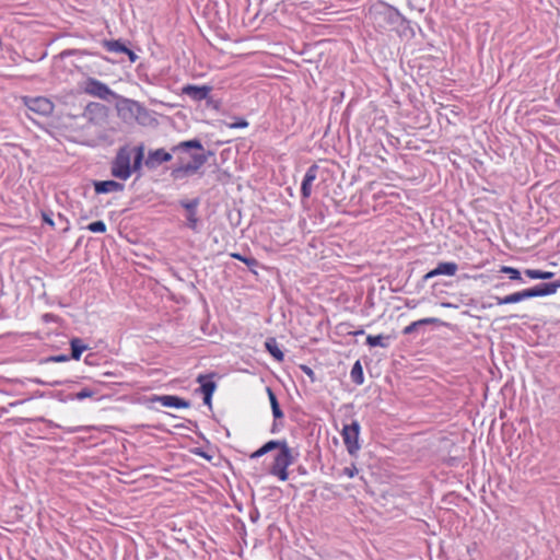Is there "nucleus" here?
I'll return each instance as SVG.
<instances>
[{"mask_svg": "<svg viewBox=\"0 0 560 560\" xmlns=\"http://www.w3.org/2000/svg\"><path fill=\"white\" fill-rule=\"evenodd\" d=\"M132 152L128 147L118 150L114 161L112 162V175L118 179L127 180L133 171H139L142 166L144 158V145L140 144L135 148L133 163L131 164Z\"/></svg>", "mask_w": 560, "mask_h": 560, "instance_id": "obj_1", "label": "nucleus"}, {"mask_svg": "<svg viewBox=\"0 0 560 560\" xmlns=\"http://www.w3.org/2000/svg\"><path fill=\"white\" fill-rule=\"evenodd\" d=\"M294 460L295 457L289 445H283L282 450L276 454L269 472L278 477L279 480L287 481L289 479L288 468L294 463Z\"/></svg>", "mask_w": 560, "mask_h": 560, "instance_id": "obj_2", "label": "nucleus"}, {"mask_svg": "<svg viewBox=\"0 0 560 560\" xmlns=\"http://www.w3.org/2000/svg\"><path fill=\"white\" fill-rule=\"evenodd\" d=\"M212 155V152L208 153H192L190 154L191 162L187 164H180L174 167L171 172V176L174 179H183L187 176L196 174L203 164L208 161V158Z\"/></svg>", "mask_w": 560, "mask_h": 560, "instance_id": "obj_3", "label": "nucleus"}, {"mask_svg": "<svg viewBox=\"0 0 560 560\" xmlns=\"http://www.w3.org/2000/svg\"><path fill=\"white\" fill-rule=\"evenodd\" d=\"M22 102L31 112L39 116H49L52 114L55 108L54 103L44 96H23Z\"/></svg>", "mask_w": 560, "mask_h": 560, "instance_id": "obj_4", "label": "nucleus"}, {"mask_svg": "<svg viewBox=\"0 0 560 560\" xmlns=\"http://www.w3.org/2000/svg\"><path fill=\"white\" fill-rule=\"evenodd\" d=\"M82 89L84 93L104 101L116 97V94L105 83L94 78H88Z\"/></svg>", "mask_w": 560, "mask_h": 560, "instance_id": "obj_5", "label": "nucleus"}, {"mask_svg": "<svg viewBox=\"0 0 560 560\" xmlns=\"http://www.w3.org/2000/svg\"><path fill=\"white\" fill-rule=\"evenodd\" d=\"M359 434H360V423L358 421H352L350 424L343 425L341 435L345 442V445L349 452V454H355L359 448Z\"/></svg>", "mask_w": 560, "mask_h": 560, "instance_id": "obj_6", "label": "nucleus"}, {"mask_svg": "<svg viewBox=\"0 0 560 560\" xmlns=\"http://www.w3.org/2000/svg\"><path fill=\"white\" fill-rule=\"evenodd\" d=\"M457 270H458V266L454 261L439 262L434 269H432L431 271L427 272L423 276V280L427 281V280L438 277V276L453 277L456 275Z\"/></svg>", "mask_w": 560, "mask_h": 560, "instance_id": "obj_7", "label": "nucleus"}, {"mask_svg": "<svg viewBox=\"0 0 560 560\" xmlns=\"http://www.w3.org/2000/svg\"><path fill=\"white\" fill-rule=\"evenodd\" d=\"M197 382L200 384V392L203 395L205 405L211 407V398L217 388V384L212 381V375H199Z\"/></svg>", "mask_w": 560, "mask_h": 560, "instance_id": "obj_8", "label": "nucleus"}, {"mask_svg": "<svg viewBox=\"0 0 560 560\" xmlns=\"http://www.w3.org/2000/svg\"><path fill=\"white\" fill-rule=\"evenodd\" d=\"M180 206L188 211L187 225L192 231L198 230L199 218L197 215V208L199 206V199H192L190 201H180Z\"/></svg>", "mask_w": 560, "mask_h": 560, "instance_id": "obj_9", "label": "nucleus"}, {"mask_svg": "<svg viewBox=\"0 0 560 560\" xmlns=\"http://www.w3.org/2000/svg\"><path fill=\"white\" fill-rule=\"evenodd\" d=\"M172 158V153L164 149H156L149 152L145 164L148 167L154 168L165 162H170Z\"/></svg>", "mask_w": 560, "mask_h": 560, "instance_id": "obj_10", "label": "nucleus"}, {"mask_svg": "<svg viewBox=\"0 0 560 560\" xmlns=\"http://www.w3.org/2000/svg\"><path fill=\"white\" fill-rule=\"evenodd\" d=\"M118 110L126 115L127 113L130 117L138 118L141 114L145 113V109L141 106V104L137 101H132L129 98H124L118 104Z\"/></svg>", "mask_w": 560, "mask_h": 560, "instance_id": "obj_11", "label": "nucleus"}, {"mask_svg": "<svg viewBox=\"0 0 560 560\" xmlns=\"http://www.w3.org/2000/svg\"><path fill=\"white\" fill-rule=\"evenodd\" d=\"M182 91L183 94L189 96L194 101L199 102L206 100L209 96L211 88L208 85L198 86L188 84L185 85Z\"/></svg>", "mask_w": 560, "mask_h": 560, "instance_id": "obj_12", "label": "nucleus"}, {"mask_svg": "<svg viewBox=\"0 0 560 560\" xmlns=\"http://www.w3.org/2000/svg\"><path fill=\"white\" fill-rule=\"evenodd\" d=\"M559 288H560V283L552 282V283H542V284H539V285H536L534 288L526 289V290H527L528 299H530V298L547 296V295L555 294Z\"/></svg>", "mask_w": 560, "mask_h": 560, "instance_id": "obj_13", "label": "nucleus"}, {"mask_svg": "<svg viewBox=\"0 0 560 560\" xmlns=\"http://www.w3.org/2000/svg\"><path fill=\"white\" fill-rule=\"evenodd\" d=\"M316 175H317L316 166H311L306 171L303 182H302V186H301V192L304 198H308L311 196L312 185H313L314 180L316 179Z\"/></svg>", "mask_w": 560, "mask_h": 560, "instance_id": "obj_14", "label": "nucleus"}, {"mask_svg": "<svg viewBox=\"0 0 560 560\" xmlns=\"http://www.w3.org/2000/svg\"><path fill=\"white\" fill-rule=\"evenodd\" d=\"M94 189L97 194L117 192L124 190V185L116 180L95 182Z\"/></svg>", "mask_w": 560, "mask_h": 560, "instance_id": "obj_15", "label": "nucleus"}, {"mask_svg": "<svg viewBox=\"0 0 560 560\" xmlns=\"http://www.w3.org/2000/svg\"><path fill=\"white\" fill-rule=\"evenodd\" d=\"M158 400L161 402L162 406L168 407V408H188L189 402L173 395H164L158 397Z\"/></svg>", "mask_w": 560, "mask_h": 560, "instance_id": "obj_16", "label": "nucleus"}, {"mask_svg": "<svg viewBox=\"0 0 560 560\" xmlns=\"http://www.w3.org/2000/svg\"><path fill=\"white\" fill-rule=\"evenodd\" d=\"M190 149L203 151V145L197 139L182 141L172 148V152L175 154L176 153H187Z\"/></svg>", "mask_w": 560, "mask_h": 560, "instance_id": "obj_17", "label": "nucleus"}, {"mask_svg": "<svg viewBox=\"0 0 560 560\" xmlns=\"http://www.w3.org/2000/svg\"><path fill=\"white\" fill-rule=\"evenodd\" d=\"M526 299H528L527 290H523V291H520V292H515V293L509 294V295L503 296V298L497 296L495 301H497L498 305H504V304L518 303V302H522V301H524Z\"/></svg>", "mask_w": 560, "mask_h": 560, "instance_id": "obj_18", "label": "nucleus"}, {"mask_svg": "<svg viewBox=\"0 0 560 560\" xmlns=\"http://www.w3.org/2000/svg\"><path fill=\"white\" fill-rule=\"evenodd\" d=\"M366 343L372 348H374V347L386 348L389 345V337L384 336V335H376V336L369 335L366 337Z\"/></svg>", "mask_w": 560, "mask_h": 560, "instance_id": "obj_19", "label": "nucleus"}, {"mask_svg": "<svg viewBox=\"0 0 560 560\" xmlns=\"http://www.w3.org/2000/svg\"><path fill=\"white\" fill-rule=\"evenodd\" d=\"M266 349L268 352L279 362H281L284 358L283 352L280 350V348L277 345L276 339L269 338L265 342Z\"/></svg>", "mask_w": 560, "mask_h": 560, "instance_id": "obj_20", "label": "nucleus"}, {"mask_svg": "<svg viewBox=\"0 0 560 560\" xmlns=\"http://www.w3.org/2000/svg\"><path fill=\"white\" fill-rule=\"evenodd\" d=\"M70 346H71V357L74 360H79L82 355V352L88 349L86 345H84L82 342V340L79 338H73L70 341Z\"/></svg>", "mask_w": 560, "mask_h": 560, "instance_id": "obj_21", "label": "nucleus"}, {"mask_svg": "<svg viewBox=\"0 0 560 560\" xmlns=\"http://www.w3.org/2000/svg\"><path fill=\"white\" fill-rule=\"evenodd\" d=\"M267 394H268V398H269V401H270V406H271V410H272V415L276 419H280L283 417V412L282 410L280 409V406H279V402H278V399L275 395V393L271 390V388H267Z\"/></svg>", "mask_w": 560, "mask_h": 560, "instance_id": "obj_22", "label": "nucleus"}, {"mask_svg": "<svg viewBox=\"0 0 560 560\" xmlns=\"http://www.w3.org/2000/svg\"><path fill=\"white\" fill-rule=\"evenodd\" d=\"M435 323H438V319H436V318H433V317L422 318V319H419V320L412 322L410 325L406 326V327L404 328V331H402V332H404L405 335H409V334L413 332L418 326H421V325H429V324H435Z\"/></svg>", "mask_w": 560, "mask_h": 560, "instance_id": "obj_23", "label": "nucleus"}, {"mask_svg": "<svg viewBox=\"0 0 560 560\" xmlns=\"http://www.w3.org/2000/svg\"><path fill=\"white\" fill-rule=\"evenodd\" d=\"M525 275L530 279H541L547 280L553 277V272L551 271H541L536 269H526Z\"/></svg>", "mask_w": 560, "mask_h": 560, "instance_id": "obj_24", "label": "nucleus"}, {"mask_svg": "<svg viewBox=\"0 0 560 560\" xmlns=\"http://www.w3.org/2000/svg\"><path fill=\"white\" fill-rule=\"evenodd\" d=\"M103 45H104V47H106V49L108 51H112V52L127 51V47L119 40H105Z\"/></svg>", "mask_w": 560, "mask_h": 560, "instance_id": "obj_25", "label": "nucleus"}, {"mask_svg": "<svg viewBox=\"0 0 560 560\" xmlns=\"http://www.w3.org/2000/svg\"><path fill=\"white\" fill-rule=\"evenodd\" d=\"M351 377H352V381L355 383V384H362L363 383V371H362V366L360 364L359 361H357L354 363V365L352 366V370H351Z\"/></svg>", "mask_w": 560, "mask_h": 560, "instance_id": "obj_26", "label": "nucleus"}, {"mask_svg": "<svg viewBox=\"0 0 560 560\" xmlns=\"http://www.w3.org/2000/svg\"><path fill=\"white\" fill-rule=\"evenodd\" d=\"M283 445H288V442L285 440H280V441L271 440V441H268L267 443H265L262 445V447H264V451H266V453H268L275 448H279V451H281Z\"/></svg>", "mask_w": 560, "mask_h": 560, "instance_id": "obj_27", "label": "nucleus"}, {"mask_svg": "<svg viewBox=\"0 0 560 560\" xmlns=\"http://www.w3.org/2000/svg\"><path fill=\"white\" fill-rule=\"evenodd\" d=\"M231 257L232 258H235L237 260H241L243 261L244 264H246L249 268H253V267H256L258 265L257 260L255 258H248V257H245L238 253H232L231 254Z\"/></svg>", "mask_w": 560, "mask_h": 560, "instance_id": "obj_28", "label": "nucleus"}, {"mask_svg": "<svg viewBox=\"0 0 560 560\" xmlns=\"http://www.w3.org/2000/svg\"><path fill=\"white\" fill-rule=\"evenodd\" d=\"M500 271L502 273L509 275L510 279H512V280H521V273L516 268L509 267V266H502Z\"/></svg>", "mask_w": 560, "mask_h": 560, "instance_id": "obj_29", "label": "nucleus"}, {"mask_svg": "<svg viewBox=\"0 0 560 560\" xmlns=\"http://www.w3.org/2000/svg\"><path fill=\"white\" fill-rule=\"evenodd\" d=\"M86 229L93 233H104L106 232V224L103 221H95L90 223Z\"/></svg>", "mask_w": 560, "mask_h": 560, "instance_id": "obj_30", "label": "nucleus"}, {"mask_svg": "<svg viewBox=\"0 0 560 560\" xmlns=\"http://www.w3.org/2000/svg\"><path fill=\"white\" fill-rule=\"evenodd\" d=\"M94 396V392L90 388H83L75 394V399L83 400L85 398H91Z\"/></svg>", "mask_w": 560, "mask_h": 560, "instance_id": "obj_31", "label": "nucleus"}, {"mask_svg": "<svg viewBox=\"0 0 560 560\" xmlns=\"http://www.w3.org/2000/svg\"><path fill=\"white\" fill-rule=\"evenodd\" d=\"M301 370L312 380V382L315 381V374L310 366L301 365Z\"/></svg>", "mask_w": 560, "mask_h": 560, "instance_id": "obj_32", "label": "nucleus"}, {"mask_svg": "<svg viewBox=\"0 0 560 560\" xmlns=\"http://www.w3.org/2000/svg\"><path fill=\"white\" fill-rule=\"evenodd\" d=\"M345 475H347L349 478H353L358 474V469L355 466L352 467H346L343 469Z\"/></svg>", "mask_w": 560, "mask_h": 560, "instance_id": "obj_33", "label": "nucleus"}, {"mask_svg": "<svg viewBox=\"0 0 560 560\" xmlns=\"http://www.w3.org/2000/svg\"><path fill=\"white\" fill-rule=\"evenodd\" d=\"M68 360V357L65 354L61 355H55L47 359V361L51 362H66Z\"/></svg>", "mask_w": 560, "mask_h": 560, "instance_id": "obj_34", "label": "nucleus"}, {"mask_svg": "<svg viewBox=\"0 0 560 560\" xmlns=\"http://www.w3.org/2000/svg\"><path fill=\"white\" fill-rule=\"evenodd\" d=\"M266 453V451H264V447L261 446L260 448H258L257 451H255L252 455H250V458H258V457H261L264 456Z\"/></svg>", "mask_w": 560, "mask_h": 560, "instance_id": "obj_35", "label": "nucleus"}, {"mask_svg": "<svg viewBox=\"0 0 560 560\" xmlns=\"http://www.w3.org/2000/svg\"><path fill=\"white\" fill-rule=\"evenodd\" d=\"M124 54L128 55V57H129L131 62H135L137 60V58H138V56L132 50H130L129 48H127V51H125Z\"/></svg>", "mask_w": 560, "mask_h": 560, "instance_id": "obj_36", "label": "nucleus"}, {"mask_svg": "<svg viewBox=\"0 0 560 560\" xmlns=\"http://www.w3.org/2000/svg\"><path fill=\"white\" fill-rule=\"evenodd\" d=\"M42 217L47 224H49L50 226L55 225L52 219L47 213H43Z\"/></svg>", "mask_w": 560, "mask_h": 560, "instance_id": "obj_37", "label": "nucleus"}, {"mask_svg": "<svg viewBox=\"0 0 560 560\" xmlns=\"http://www.w3.org/2000/svg\"><path fill=\"white\" fill-rule=\"evenodd\" d=\"M406 305L408 307H416V303H413V302H407Z\"/></svg>", "mask_w": 560, "mask_h": 560, "instance_id": "obj_38", "label": "nucleus"}, {"mask_svg": "<svg viewBox=\"0 0 560 560\" xmlns=\"http://www.w3.org/2000/svg\"><path fill=\"white\" fill-rule=\"evenodd\" d=\"M362 334H363V330H358V331L353 332L354 336L362 335Z\"/></svg>", "mask_w": 560, "mask_h": 560, "instance_id": "obj_39", "label": "nucleus"}, {"mask_svg": "<svg viewBox=\"0 0 560 560\" xmlns=\"http://www.w3.org/2000/svg\"><path fill=\"white\" fill-rule=\"evenodd\" d=\"M443 306H444V307H451V306H452V304H451V303H443Z\"/></svg>", "mask_w": 560, "mask_h": 560, "instance_id": "obj_40", "label": "nucleus"}, {"mask_svg": "<svg viewBox=\"0 0 560 560\" xmlns=\"http://www.w3.org/2000/svg\"><path fill=\"white\" fill-rule=\"evenodd\" d=\"M240 126H247V122H240Z\"/></svg>", "mask_w": 560, "mask_h": 560, "instance_id": "obj_41", "label": "nucleus"}]
</instances>
